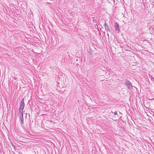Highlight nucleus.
Returning a JSON list of instances; mask_svg holds the SVG:
<instances>
[{"instance_id":"nucleus-4","label":"nucleus","mask_w":154,"mask_h":154,"mask_svg":"<svg viewBox=\"0 0 154 154\" xmlns=\"http://www.w3.org/2000/svg\"><path fill=\"white\" fill-rule=\"evenodd\" d=\"M20 118V123L21 125L22 126H23V117H19Z\"/></svg>"},{"instance_id":"nucleus-12","label":"nucleus","mask_w":154,"mask_h":154,"mask_svg":"<svg viewBox=\"0 0 154 154\" xmlns=\"http://www.w3.org/2000/svg\"><path fill=\"white\" fill-rule=\"evenodd\" d=\"M112 112V113H113V112L112 111V112Z\"/></svg>"},{"instance_id":"nucleus-10","label":"nucleus","mask_w":154,"mask_h":154,"mask_svg":"<svg viewBox=\"0 0 154 154\" xmlns=\"http://www.w3.org/2000/svg\"><path fill=\"white\" fill-rule=\"evenodd\" d=\"M12 145L13 146V147H14V145Z\"/></svg>"},{"instance_id":"nucleus-9","label":"nucleus","mask_w":154,"mask_h":154,"mask_svg":"<svg viewBox=\"0 0 154 154\" xmlns=\"http://www.w3.org/2000/svg\"><path fill=\"white\" fill-rule=\"evenodd\" d=\"M154 100V98H152V99H151V100Z\"/></svg>"},{"instance_id":"nucleus-7","label":"nucleus","mask_w":154,"mask_h":154,"mask_svg":"<svg viewBox=\"0 0 154 154\" xmlns=\"http://www.w3.org/2000/svg\"><path fill=\"white\" fill-rule=\"evenodd\" d=\"M24 109L19 107L18 109V112H23V109Z\"/></svg>"},{"instance_id":"nucleus-8","label":"nucleus","mask_w":154,"mask_h":154,"mask_svg":"<svg viewBox=\"0 0 154 154\" xmlns=\"http://www.w3.org/2000/svg\"><path fill=\"white\" fill-rule=\"evenodd\" d=\"M114 114L115 115H117V112L116 111L115 112H114Z\"/></svg>"},{"instance_id":"nucleus-1","label":"nucleus","mask_w":154,"mask_h":154,"mask_svg":"<svg viewBox=\"0 0 154 154\" xmlns=\"http://www.w3.org/2000/svg\"><path fill=\"white\" fill-rule=\"evenodd\" d=\"M124 84L129 89H131L133 87L131 82L127 79L125 80Z\"/></svg>"},{"instance_id":"nucleus-6","label":"nucleus","mask_w":154,"mask_h":154,"mask_svg":"<svg viewBox=\"0 0 154 154\" xmlns=\"http://www.w3.org/2000/svg\"><path fill=\"white\" fill-rule=\"evenodd\" d=\"M18 116L19 117H23V112H18Z\"/></svg>"},{"instance_id":"nucleus-2","label":"nucleus","mask_w":154,"mask_h":154,"mask_svg":"<svg viewBox=\"0 0 154 154\" xmlns=\"http://www.w3.org/2000/svg\"><path fill=\"white\" fill-rule=\"evenodd\" d=\"M114 27L115 30L116 31H118V32H119L120 29L119 28V26L117 23H115Z\"/></svg>"},{"instance_id":"nucleus-5","label":"nucleus","mask_w":154,"mask_h":154,"mask_svg":"<svg viewBox=\"0 0 154 154\" xmlns=\"http://www.w3.org/2000/svg\"><path fill=\"white\" fill-rule=\"evenodd\" d=\"M104 25L105 26V29H106V32H107L108 31L110 32L109 28L108 25L106 23H104Z\"/></svg>"},{"instance_id":"nucleus-11","label":"nucleus","mask_w":154,"mask_h":154,"mask_svg":"<svg viewBox=\"0 0 154 154\" xmlns=\"http://www.w3.org/2000/svg\"><path fill=\"white\" fill-rule=\"evenodd\" d=\"M107 35H108V36H109V34H107Z\"/></svg>"},{"instance_id":"nucleus-3","label":"nucleus","mask_w":154,"mask_h":154,"mask_svg":"<svg viewBox=\"0 0 154 154\" xmlns=\"http://www.w3.org/2000/svg\"><path fill=\"white\" fill-rule=\"evenodd\" d=\"M24 98H23L22 100L21 101V102H20V108H24V106H25V103L24 102Z\"/></svg>"}]
</instances>
